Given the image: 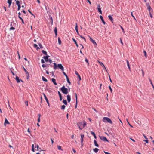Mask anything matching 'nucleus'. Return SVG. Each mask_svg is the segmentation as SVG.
<instances>
[{
    "label": "nucleus",
    "instance_id": "1",
    "mask_svg": "<svg viewBox=\"0 0 154 154\" xmlns=\"http://www.w3.org/2000/svg\"><path fill=\"white\" fill-rule=\"evenodd\" d=\"M53 64L54 65V69H56L57 67H58V68L61 69L62 71H64V67L61 64H58L57 65L56 63H54Z\"/></svg>",
    "mask_w": 154,
    "mask_h": 154
},
{
    "label": "nucleus",
    "instance_id": "14",
    "mask_svg": "<svg viewBox=\"0 0 154 154\" xmlns=\"http://www.w3.org/2000/svg\"><path fill=\"white\" fill-rule=\"evenodd\" d=\"M67 101L69 103L71 101L70 96L69 95H67Z\"/></svg>",
    "mask_w": 154,
    "mask_h": 154
},
{
    "label": "nucleus",
    "instance_id": "40",
    "mask_svg": "<svg viewBox=\"0 0 154 154\" xmlns=\"http://www.w3.org/2000/svg\"><path fill=\"white\" fill-rule=\"evenodd\" d=\"M66 79H67V82L69 84V85H70V84H71V82L69 79V78L68 77H67V78H66Z\"/></svg>",
    "mask_w": 154,
    "mask_h": 154
},
{
    "label": "nucleus",
    "instance_id": "2",
    "mask_svg": "<svg viewBox=\"0 0 154 154\" xmlns=\"http://www.w3.org/2000/svg\"><path fill=\"white\" fill-rule=\"evenodd\" d=\"M60 90L64 94H67L68 93V89L65 88L64 86H63V87L60 88Z\"/></svg>",
    "mask_w": 154,
    "mask_h": 154
},
{
    "label": "nucleus",
    "instance_id": "6",
    "mask_svg": "<svg viewBox=\"0 0 154 154\" xmlns=\"http://www.w3.org/2000/svg\"><path fill=\"white\" fill-rule=\"evenodd\" d=\"M43 95L45 97V99L48 106H50V104L49 103L48 100V99L47 98V97H46L45 94L44 93H43Z\"/></svg>",
    "mask_w": 154,
    "mask_h": 154
},
{
    "label": "nucleus",
    "instance_id": "39",
    "mask_svg": "<svg viewBox=\"0 0 154 154\" xmlns=\"http://www.w3.org/2000/svg\"><path fill=\"white\" fill-rule=\"evenodd\" d=\"M42 52L44 54H47V52L46 51H45L44 50H42Z\"/></svg>",
    "mask_w": 154,
    "mask_h": 154
},
{
    "label": "nucleus",
    "instance_id": "23",
    "mask_svg": "<svg viewBox=\"0 0 154 154\" xmlns=\"http://www.w3.org/2000/svg\"><path fill=\"white\" fill-rule=\"evenodd\" d=\"M15 23H14V21H13L12 22H11L10 23V26H14V27L15 26Z\"/></svg>",
    "mask_w": 154,
    "mask_h": 154
},
{
    "label": "nucleus",
    "instance_id": "52",
    "mask_svg": "<svg viewBox=\"0 0 154 154\" xmlns=\"http://www.w3.org/2000/svg\"><path fill=\"white\" fill-rule=\"evenodd\" d=\"M35 148H37V150H38V148H39V146L38 145H37L35 146Z\"/></svg>",
    "mask_w": 154,
    "mask_h": 154
},
{
    "label": "nucleus",
    "instance_id": "28",
    "mask_svg": "<svg viewBox=\"0 0 154 154\" xmlns=\"http://www.w3.org/2000/svg\"><path fill=\"white\" fill-rule=\"evenodd\" d=\"M42 80L45 82H47L48 81L47 80L44 76H42Z\"/></svg>",
    "mask_w": 154,
    "mask_h": 154
},
{
    "label": "nucleus",
    "instance_id": "31",
    "mask_svg": "<svg viewBox=\"0 0 154 154\" xmlns=\"http://www.w3.org/2000/svg\"><path fill=\"white\" fill-rule=\"evenodd\" d=\"M149 81H150V83H151V85H152V87H153V89H154V86L153 85V83H152V80H151L150 79V78H149Z\"/></svg>",
    "mask_w": 154,
    "mask_h": 154
},
{
    "label": "nucleus",
    "instance_id": "13",
    "mask_svg": "<svg viewBox=\"0 0 154 154\" xmlns=\"http://www.w3.org/2000/svg\"><path fill=\"white\" fill-rule=\"evenodd\" d=\"M23 69L24 70V71H25V72H26V74L27 75V79H28V76H29V73L26 70V69L23 66Z\"/></svg>",
    "mask_w": 154,
    "mask_h": 154
},
{
    "label": "nucleus",
    "instance_id": "33",
    "mask_svg": "<svg viewBox=\"0 0 154 154\" xmlns=\"http://www.w3.org/2000/svg\"><path fill=\"white\" fill-rule=\"evenodd\" d=\"M79 36H80V37L82 38V39H83L84 40V41H85V42H86V39H85V38L84 37H83V36H82V35H80Z\"/></svg>",
    "mask_w": 154,
    "mask_h": 154
},
{
    "label": "nucleus",
    "instance_id": "22",
    "mask_svg": "<svg viewBox=\"0 0 154 154\" xmlns=\"http://www.w3.org/2000/svg\"><path fill=\"white\" fill-rule=\"evenodd\" d=\"M72 39L73 41L75 43V44L76 46L77 47H78V45L76 40L74 38H72Z\"/></svg>",
    "mask_w": 154,
    "mask_h": 154
},
{
    "label": "nucleus",
    "instance_id": "7",
    "mask_svg": "<svg viewBox=\"0 0 154 154\" xmlns=\"http://www.w3.org/2000/svg\"><path fill=\"white\" fill-rule=\"evenodd\" d=\"M75 29L76 31V32L77 33V34L78 35H80L79 34V33L78 30V27L77 25V23H75Z\"/></svg>",
    "mask_w": 154,
    "mask_h": 154
},
{
    "label": "nucleus",
    "instance_id": "32",
    "mask_svg": "<svg viewBox=\"0 0 154 154\" xmlns=\"http://www.w3.org/2000/svg\"><path fill=\"white\" fill-rule=\"evenodd\" d=\"M43 58L45 59V60L46 62L48 61V58H47V57H46L45 56H44L43 57Z\"/></svg>",
    "mask_w": 154,
    "mask_h": 154
},
{
    "label": "nucleus",
    "instance_id": "61",
    "mask_svg": "<svg viewBox=\"0 0 154 154\" xmlns=\"http://www.w3.org/2000/svg\"><path fill=\"white\" fill-rule=\"evenodd\" d=\"M21 8V6L20 5H18V10H19Z\"/></svg>",
    "mask_w": 154,
    "mask_h": 154
},
{
    "label": "nucleus",
    "instance_id": "53",
    "mask_svg": "<svg viewBox=\"0 0 154 154\" xmlns=\"http://www.w3.org/2000/svg\"><path fill=\"white\" fill-rule=\"evenodd\" d=\"M109 89H110L111 92L112 93V89L111 87V86L110 85L109 86Z\"/></svg>",
    "mask_w": 154,
    "mask_h": 154
},
{
    "label": "nucleus",
    "instance_id": "30",
    "mask_svg": "<svg viewBox=\"0 0 154 154\" xmlns=\"http://www.w3.org/2000/svg\"><path fill=\"white\" fill-rule=\"evenodd\" d=\"M98 62L101 66H103L104 67L105 69L106 70V68L105 67L104 65L102 62H100L99 61H98Z\"/></svg>",
    "mask_w": 154,
    "mask_h": 154
},
{
    "label": "nucleus",
    "instance_id": "17",
    "mask_svg": "<svg viewBox=\"0 0 154 154\" xmlns=\"http://www.w3.org/2000/svg\"><path fill=\"white\" fill-rule=\"evenodd\" d=\"M91 134L94 136L95 139L97 138V137L94 132L92 131H91Z\"/></svg>",
    "mask_w": 154,
    "mask_h": 154
},
{
    "label": "nucleus",
    "instance_id": "26",
    "mask_svg": "<svg viewBox=\"0 0 154 154\" xmlns=\"http://www.w3.org/2000/svg\"><path fill=\"white\" fill-rule=\"evenodd\" d=\"M99 150V149L97 148H95L93 149L95 153H97L98 151Z\"/></svg>",
    "mask_w": 154,
    "mask_h": 154
},
{
    "label": "nucleus",
    "instance_id": "11",
    "mask_svg": "<svg viewBox=\"0 0 154 154\" xmlns=\"http://www.w3.org/2000/svg\"><path fill=\"white\" fill-rule=\"evenodd\" d=\"M51 81L54 84V85H57V84L56 82V80L54 78H52Z\"/></svg>",
    "mask_w": 154,
    "mask_h": 154
},
{
    "label": "nucleus",
    "instance_id": "50",
    "mask_svg": "<svg viewBox=\"0 0 154 154\" xmlns=\"http://www.w3.org/2000/svg\"><path fill=\"white\" fill-rule=\"evenodd\" d=\"M127 121L128 123L130 125V126L131 127H133V126L132 125H131L130 124V123L128 121L127 119Z\"/></svg>",
    "mask_w": 154,
    "mask_h": 154
},
{
    "label": "nucleus",
    "instance_id": "16",
    "mask_svg": "<svg viewBox=\"0 0 154 154\" xmlns=\"http://www.w3.org/2000/svg\"><path fill=\"white\" fill-rule=\"evenodd\" d=\"M54 32L55 33V37H56L57 35V27H55L54 28Z\"/></svg>",
    "mask_w": 154,
    "mask_h": 154
},
{
    "label": "nucleus",
    "instance_id": "49",
    "mask_svg": "<svg viewBox=\"0 0 154 154\" xmlns=\"http://www.w3.org/2000/svg\"><path fill=\"white\" fill-rule=\"evenodd\" d=\"M24 103L27 106H28V101H25Z\"/></svg>",
    "mask_w": 154,
    "mask_h": 154
},
{
    "label": "nucleus",
    "instance_id": "44",
    "mask_svg": "<svg viewBox=\"0 0 154 154\" xmlns=\"http://www.w3.org/2000/svg\"><path fill=\"white\" fill-rule=\"evenodd\" d=\"M38 45L41 48H43V47L42 46V45L41 43H38Z\"/></svg>",
    "mask_w": 154,
    "mask_h": 154
},
{
    "label": "nucleus",
    "instance_id": "63",
    "mask_svg": "<svg viewBox=\"0 0 154 154\" xmlns=\"http://www.w3.org/2000/svg\"><path fill=\"white\" fill-rule=\"evenodd\" d=\"M104 153L106 154H111L110 153L105 152V151H104Z\"/></svg>",
    "mask_w": 154,
    "mask_h": 154
},
{
    "label": "nucleus",
    "instance_id": "35",
    "mask_svg": "<svg viewBox=\"0 0 154 154\" xmlns=\"http://www.w3.org/2000/svg\"><path fill=\"white\" fill-rule=\"evenodd\" d=\"M58 42L59 45H61V41L59 37L58 38Z\"/></svg>",
    "mask_w": 154,
    "mask_h": 154
},
{
    "label": "nucleus",
    "instance_id": "45",
    "mask_svg": "<svg viewBox=\"0 0 154 154\" xmlns=\"http://www.w3.org/2000/svg\"><path fill=\"white\" fill-rule=\"evenodd\" d=\"M63 73L64 75L65 76V77H66V78L68 77V76L63 71Z\"/></svg>",
    "mask_w": 154,
    "mask_h": 154
},
{
    "label": "nucleus",
    "instance_id": "18",
    "mask_svg": "<svg viewBox=\"0 0 154 154\" xmlns=\"http://www.w3.org/2000/svg\"><path fill=\"white\" fill-rule=\"evenodd\" d=\"M12 0H8L7 2L8 3V7H10L12 3Z\"/></svg>",
    "mask_w": 154,
    "mask_h": 154
},
{
    "label": "nucleus",
    "instance_id": "8",
    "mask_svg": "<svg viewBox=\"0 0 154 154\" xmlns=\"http://www.w3.org/2000/svg\"><path fill=\"white\" fill-rule=\"evenodd\" d=\"M75 74L76 75L78 76V78L79 79V81L81 80V77L79 75V74L78 73V72L75 71Z\"/></svg>",
    "mask_w": 154,
    "mask_h": 154
},
{
    "label": "nucleus",
    "instance_id": "3",
    "mask_svg": "<svg viewBox=\"0 0 154 154\" xmlns=\"http://www.w3.org/2000/svg\"><path fill=\"white\" fill-rule=\"evenodd\" d=\"M103 121L104 122H105L106 121L108 122V123H109L111 124L112 123V122L111 119L108 117H104L103 118Z\"/></svg>",
    "mask_w": 154,
    "mask_h": 154
},
{
    "label": "nucleus",
    "instance_id": "9",
    "mask_svg": "<svg viewBox=\"0 0 154 154\" xmlns=\"http://www.w3.org/2000/svg\"><path fill=\"white\" fill-rule=\"evenodd\" d=\"M89 38H90V40L91 41L92 43L94 45H97V44H96V42H95V41L91 37H89Z\"/></svg>",
    "mask_w": 154,
    "mask_h": 154
},
{
    "label": "nucleus",
    "instance_id": "48",
    "mask_svg": "<svg viewBox=\"0 0 154 154\" xmlns=\"http://www.w3.org/2000/svg\"><path fill=\"white\" fill-rule=\"evenodd\" d=\"M85 61L87 63L88 65L89 66V62H88V60L86 58H85Z\"/></svg>",
    "mask_w": 154,
    "mask_h": 154
},
{
    "label": "nucleus",
    "instance_id": "10",
    "mask_svg": "<svg viewBox=\"0 0 154 154\" xmlns=\"http://www.w3.org/2000/svg\"><path fill=\"white\" fill-rule=\"evenodd\" d=\"M100 19L101 20V21H102V22L103 23V24L104 25L105 24L106 22L104 21L103 19V17L102 16L100 15Z\"/></svg>",
    "mask_w": 154,
    "mask_h": 154
},
{
    "label": "nucleus",
    "instance_id": "37",
    "mask_svg": "<svg viewBox=\"0 0 154 154\" xmlns=\"http://www.w3.org/2000/svg\"><path fill=\"white\" fill-rule=\"evenodd\" d=\"M83 122H79L77 123L78 126H80L82 125Z\"/></svg>",
    "mask_w": 154,
    "mask_h": 154
},
{
    "label": "nucleus",
    "instance_id": "15",
    "mask_svg": "<svg viewBox=\"0 0 154 154\" xmlns=\"http://www.w3.org/2000/svg\"><path fill=\"white\" fill-rule=\"evenodd\" d=\"M10 123L7 120V118H6L5 119V121L4 122V125L5 126L6 124H9Z\"/></svg>",
    "mask_w": 154,
    "mask_h": 154
},
{
    "label": "nucleus",
    "instance_id": "19",
    "mask_svg": "<svg viewBox=\"0 0 154 154\" xmlns=\"http://www.w3.org/2000/svg\"><path fill=\"white\" fill-rule=\"evenodd\" d=\"M109 18L110 19V20L111 21V22L112 23L113 22V20L112 16L111 15H109L108 16Z\"/></svg>",
    "mask_w": 154,
    "mask_h": 154
},
{
    "label": "nucleus",
    "instance_id": "36",
    "mask_svg": "<svg viewBox=\"0 0 154 154\" xmlns=\"http://www.w3.org/2000/svg\"><path fill=\"white\" fill-rule=\"evenodd\" d=\"M32 151L34 152H35V149H34V144H32Z\"/></svg>",
    "mask_w": 154,
    "mask_h": 154
},
{
    "label": "nucleus",
    "instance_id": "64",
    "mask_svg": "<svg viewBox=\"0 0 154 154\" xmlns=\"http://www.w3.org/2000/svg\"><path fill=\"white\" fill-rule=\"evenodd\" d=\"M72 151L74 153H76V150H75V149L74 148H72Z\"/></svg>",
    "mask_w": 154,
    "mask_h": 154
},
{
    "label": "nucleus",
    "instance_id": "43",
    "mask_svg": "<svg viewBox=\"0 0 154 154\" xmlns=\"http://www.w3.org/2000/svg\"><path fill=\"white\" fill-rule=\"evenodd\" d=\"M28 12L32 15L34 16V17H35V16L34 14H33L30 11L29 9L28 10Z\"/></svg>",
    "mask_w": 154,
    "mask_h": 154
},
{
    "label": "nucleus",
    "instance_id": "20",
    "mask_svg": "<svg viewBox=\"0 0 154 154\" xmlns=\"http://www.w3.org/2000/svg\"><path fill=\"white\" fill-rule=\"evenodd\" d=\"M86 122L85 121H84L83 122V128H84L86 125Z\"/></svg>",
    "mask_w": 154,
    "mask_h": 154
},
{
    "label": "nucleus",
    "instance_id": "29",
    "mask_svg": "<svg viewBox=\"0 0 154 154\" xmlns=\"http://www.w3.org/2000/svg\"><path fill=\"white\" fill-rule=\"evenodd\" d=\"M15 1H16V5L18 6V5H20V1H18V0H15Z\"/></svg>",
    "mask_w": 154,
    "mask_h": 154
},
{
    "label": "nucleus",
    "instance_id": "54",
    "mask_svg": "<svg viewBox=\"0 0 154 154\" xmlns=\"http://www.w3.org/2000/svg\"><path fill=\"white\" fill-rule=\"evenodd\" d=\"M144 141H145L146 142V143H148L149 142H148V139L147 140L146 139V140H143Z\"/></svg>",
    "mask_w": 154,
    "mask_h": 154
},
{
    "label": "nucleus",
    "instance_id": "41",
    "mask_svg": "<svg viewBox=\"0 0 154 154\" xmlns=\"http://www.w3.org/2000/svg\"><path fill=\"white\" fill-rule=\"evenodd\" d=\"M14 29H15V28L13 26L11 27L9 29L10 30H14Z\"/></svg>",
    "mask_w": 154,
    "mask_h": 154
},
{
    "label": "nucleus",
    "instance_id": "57",
    "mask_svg": "<svg viewBox=\"0 0 154 154\" xmlns=\"http://www.w3.org/2000/svg\"><path fill=\"white\" fill-rule=\"evenodd\" d=\"M48 62H49L50 63H51L52 62V61L51 59H48Z\"/></svg>",
    "mask_w": 154,
    "mask_h": 154
},
{
    "label": "nucleus",
    "instance_id": "24",
    "mask_svg": "<svg viewBox=\"0 0 154 154\" xmlns=\"http://www.w3.org/2000/svg\"><path fill=\"white\" fill-rule=\"evenodd\" d=\"M147 9L149 10V12H150V11H152V9L151 8L150 6H148V7H147Z\"/></svg>",
    "mask_w": 154,
    "mask_h": 154
},
{
    "label": "nucleus",
    "instance_id": "21",
    "mask_svg": "<svg viewBox=\"0 0 154 154\" xmlns=\"http://www.w3.org/2000/svg\"><path fill=\"white\" fill-rule=\"evenodd\" d=\"M94 143L95 145V146L97 147H99V145L97 143V141L96 140H94Z\"/></svg>",
    "mask_w": 154,
    "mask_h": 154
},
{
    "label": "nucleus",
    "instance_id": "38",
    "mask_svg": "<svg viewBox=\"0 0 154 154\" xmlns=\"http://www.w3.org/2000/svg\"><path fill=\"white\" fill-rule=\"evenodd\" d=\"M57 148L59 150H61L63 151V149H61V146H57Z\"/></svg>",
    "mask_w": 154,
    "mask_h": 154
},
{
    "label": "nucleus",
    "instance_id": "42",
    "mask_svg": "<svg viewBox=\"0 0 154 154\" xmlns=\"http://www.w3.org/2000/svg\"><path fill=\"white\" fill-rule=\"evenodd\" d=\"M65 106L64 105H63L61 106V109L62 110H64L65 109Z\"/></svg>",
    "mask_w": 154,
    "mask_h": 154
},
{
    "label": "nucleus",
    "instance_id": "47",
    "mask_svg": "<svg viewBox=\"0 0 154 154\" xmlns=\"http://www.w3.org/2000/svg\"><path fill=\"white\" fill-rule=\"evenodd\" d=\"M143 52L144 53V56L146 57L147 54L146 51L145 50L143 51Z\"/></svg>",
    "mask_w": 154,
    "mask_h": 154
},
{
    "label": "nucleus",
    "instance_id": "27",
    "mask_svg": "<svg viewBox=\"0 0 154 154\" xmlns=\"http://www.w3.org/2000/svg\"><path fill=\"white\" fill-rule=\"evenodd\" d=\"M49 18L50 19L51 21V25L53 24V19L52 18V17L51 15H49Z\"/></svg>",
    "mask_w": 154,
    "mask_h": 154
},
{
    "label": "nucleus",
    "instance_id": "60",
    "mask_svg": "<svg viewBox=\"0 0 154 154\" xmlns=\"http://www.w3.org/2000/svg\"><path fill=\"white\" fill-rule=\"evenodd\" d=\"M58 95H59V97L60 96H62V95L59 91H58Z\"/></svg>",
    "mask_w": 154,
    "mask_h": 154
},
{
    "label": "nucleus",
    "instance_id": "55",
    "mask_svg": "<svg viewBox=\"0 0 154 154\" xmlns=\"http://www.w3.org/2000/svg\"><path fill=\"white\" fill-rule=\"evenodd\" d=\"M76 101H77V96L76 93H75Z\"/></svg>",
    "mask_w": 154,
    "mask_h": 154
},
{
    "label": "nucleus",
    "instance_id": "58",
    "mask_svg": "<svg viewBox=\"0 0 154 154\" xmlns=\"http://www.w3.org/2000/svg\"><path fill=\"white\" fill-rule=\"evenodd\" d=\"M131 15L136 20V19L134 17V16L133 15L132 12H131Z\"/></svg>",
    "mask_w": 154,
    "mask_h": 154
},
{
    "label": "nucleus",
    "instance_id": "46",
    "mask_svg": "<svg viewBox=\"0 0 154 154\" xmlns=\"http://www.w3.org/2000/svg\"><path fill=\"white\" fill-rule=\"evenodd\" d=\"M48 64H42V66L43 67V68H44V67H47V66H48Z\"/></svg>",
    "mask_w": 154,
    "mask_h": 154
},
{
    "label": "nucleus",
    "instance_id": "34",
    "mask_svg": "<svg viewBox=\"0 0 154 154\" xmlns=\"http://www.w3.org/2000/svg\"><path fill=\"white\" fill-rule=\"evenodd\" d=\"M98 11L100 13V14H102V11L101 10V8H99L98 9H97Z\"/></svg>",
    "mask_w": 154,
    "mask_h": 154
},
{
    "label": "nucleus",
    "instance_id": "25",
    "mask_svg": "<svg viewBox=\"0 0 154 154\" xmlns=\"http://www.w3.org/2000/svg\"><path fill=\"white\" fill-rule=\"evenodd\" d=\"M63 103L66 105H67V102L66 100L63 99Z\"/></svg>",
    "mask_w": 154,
    "mask_h": 154
},
{
    "label": "nucleus",
    "instance_id": "5",
    "mask_svg": "<svg viewBox=\"0 0 154 154\" xmlns=\"http://www.w3.org/2000/svg\"><path fill=\"white\" fill-rule=\"evenodd\" d=\"M15 79L17 81V83H19L20 81H21L22 82H23V81L21 79H20L17 76H16L15 78Z\"/></svg>",
    "mask_w": 154,
    "mask_h": 154
},
{
    "label": "nucleus",
    "instance_id": "4",
    "mask_svg": "<svg viewBox=\"0 0 154 154\" xmlns=\"http://www.w3.org/2000/svg\"><path fill=\"white\" fill-rule=\"evenodd\" d=\"M99 137L100 139L104 141L109 142L108 140L106 138L103 136H99Z\"/></svg>",
    "mask_w": 154,
    "mask_h": 154
},
{
    "label": "nucleus",
    "instance_id": "62",
    "mask_svg": "<svg viewBox=\"0 0 154 154\" xmlns=\"http://www.w3.org/2000/svg\"><path fill=\"white\" fill-rule=\"evenodd\" d=\"M41 63H45V61L43 59H42L41 60Z\"/></svg>",
    "mask_w": 154,
    "mask_h": 154
},
{
    "label": "nucleus",
    "instance_id": "59",
    "mask_svg": "<svg viewBox=\"0 0 154 154\" xmlns=\"http://www.w3.org/2000/svg\"><path fill=\"white\" fill-rule=\"evenodd\" d=\"M141 71L142 72V76H143V77H144V73L143 71V69H141Z\"/></svg>",
    "mask_w": 154,
    "mask_h": 154
},
{
    "label": "nucleus",
    "instance_id": "56",
    "mask_svg": "<svg viewBox=\"0 0 154 154\" xmlns=\"http://www.w3.org/2000/svg\"><path fill=\"white\" fill-rule=\"evenodd\" d=\"M33 46L34 48H36V47H37L38 45L37 44H34L33 45Z\"/></svg>",
    "mask_w": 154,
    "mask_h": 154
},
{
    "label": "nucleus",
    "instance_id": "51",
    "mask_svg": "<svg viewBox=\"0 0 154 154\" xmlns=\"http://www.w3.org/2000/svg\"><path fill=\"white\" fill-rule=\"evenodd\" d=\"M80 136H81V138L83 139V138H84V134H81V135H80Z\"/></svg>",
    "mask_w": 154,
    "mask_h": 154
},
{
    "label": "nucleus",
    "instance_id": "12",
    "mask_svg": "<svg viewBox=\"0 0 154 154\" xmlns=\"http://www.w3.org/2000/svg\"><path fill=\"white\" fill-rule=\"evenodd\" d=\"M126 62H127V66H128V67L129 69V70L130 71H131V69L130 66V65L129 64V61L127 60H126Z\"/></svg>",
    "mask_w": 154,
    "mask_h": 154
}]
</instances>
